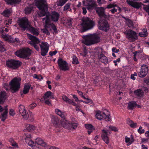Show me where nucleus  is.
<instances>
[{
	"mask_svg": "<svg viewBox=\"0 0 149 149\" xmlns=\"http://www.w3.org/2000/svg\"><path fill=\"white\" fill-rule=\"evenodd\" d=\"M49 26L51 27L52 29L54 31V32L53 33L54 34V33L55 34H57L58 33V31L57 29L56 26L53 23H52Z\"/></svg>",
	"mask_w": 149,
	"mask_h": 149,
	"instance_id": "obj_40",
	"label": "nucleus"
},
{
	"mask_svg": "<svg viewBox=\"0 0 149 149\" xmlns=\"http://www.w3.org/2000/svg\"><path fill=\"white\" fill-rule=\"evenodd\" d=\"M90 35L93 44L98 43L100 41V37L98 34L96 33H94L93 34Z\"/></svg>",
	"mask_w": 149,
	"mask_h": 149,
	"instance_id": "obj_24",
	"label": "nucleus"
},
{
	"mask_svg": "<svg viewBox=\"0 0 149 149\" xmlns=\"http://www.w3.org/2000/svg\"><path fill=\"white\" fill-rule=\"evenodd\" d=\"M11 13V9H8L4 10L2 14L5 17H8L10 16Z\"/></svg>",
	"mask_w": 149,
	"mask_h": 149,
	"instance_id": "obj_32",
	"label": "nucleus"
},
{
	"mask_svg": "<svg viewBox=\"0 0 149 149\" xmlns=\"http://www.w3.org/2000/svg\"><path fill=\"white\" fill-rule=\"evenodd\" d=\"M124 34L128 41L130 42H134L138 38L137 33L131 29L126 30L124 32Z\"/></svg>",
	"mask_w": 149,
	"mask_h": 149,
	"instance_id": "obj_5",
	"label": "nucleus"
},
{
	"mask_svg": "<svg viewBox=\"0 0 149 149\" xmlns=\"http://www.w3.org/2000/svg\"><path fill=\"white\" fill-rule=\"evenodd\" d=\"M37 105L35 103H33L31 104L29 106V108L31 109H33Z\"/></svg>",
	"mask_w": 149,
	"mask_h": 149,
	"instance_id": "obj_55",
	"label": "nucleus"
},
{
	"mask_svg": "<svg viewBox=\"0 0 149 149\" xmlns=\"http://www.w3.org/2000/svg\"><path fill=\"white\" fill-rule=\"evenodd\" d=\"M109 128L110 129L114 132H116L118 130L116 127L114 126L110 125L109 126Z\"/></svg>",
	"mask_w": 149,
	"mask_h": 149,
	"instance_id": "obj_53",
	"label": "nucleus"
},
{
	"mask_svg": "<svg viewBox=\"0 0 149 149\" xmlns=\"http://www.w3.org/2000/svg\"><path fill=\"white\" fill-rule=\"evenodd\" d=\"M13 42H12L11 43H14L16 42V43H19L20 42L19 39L17 38H15V39H14L13 38Z\"/></svg>",
	"mask_w": 149,
	"mask_h": 149,
	"instance_id": "obj_51",
	"label": "nucleus"
},
{
	"mask_svg": "<svg viewBox=\"0 0 149 149\" xmlns=\"http://www.w3.org/2000/svg\"><path fill=\"white\" fill-rule=\"evenodd\" d=\"M61 125L64 128L70 130L75 129L77 126V123L73 122L70 123L69 121L66 120L62 123Z\"/></svg>",
	"mask_w": 149,
	"mask_h": 149,
	"instance_id": "obj_14",
	"label": "nucleus"
},
{
	"mask_svg": "<svg viewBox=\"0 0 149 149\" xmlns=\"http://www.w3.org/2000/svg\"><path fill=\"white\" fill-rule=\"evenodd\" d=\"M26 126V129L29 131H33L34 129V126L32 125H31L29 124H27Z\"/></svg>",
	"mask_w": 149,
	"mask_h": 149,
	"instance_id": "obj_43",
	"label": "nucleus"
},
{
	"mask_svg": "<svg viewBox=\"0 0 149 149\" xmlns=\"http://www.w3.org/2000/svg\"><path fill=\"white\" fill-rule=\"evenodd\" d=\"M82 21L81 24L84 31L92 29L95 25V22L88 17L84 18Z\"/></svg>",
	"mask_w": 149,
	"mask_h": 149,
	"instance_id": "obj_6",
	"label": "nucleus"
},
{
	"mask_svg": "<svg viewBox=\"0 0 149 149\" xmlns=\"http://www.w3.org/2000/svg\"><path fill=\"white\" fill-rule=\"evenodd\" d=\"M55 111L56 114L59 115L61 118L64 119L65 118L64 113L61 111V110L58 109H55Z\"/></svg>",
	"mask_w": 149,
	"mask_h": 149,
	"instance_id": "obj_33",
	"label": "nucleus"
},
{
	"mask_svg": "<svg viewBox=\"0 0 149 149\" xmlns=\"http://www.w3.org/2000/svg\"><path fill=\"white\" fill-rule=\"evenodd\" d=\"M83 43L86 45H90L94 44L91 35H86L85 36L84 40Z\"/></svg>",
	"mask_w": 149,
	"mask_h": 149,
	"instance_id": "obj_21",
	"label": "nucleus"
},
{
	"mask_svg": "<svg viewBox=\"0 0 149 149\" xmlns=\"http://www.w3.org/2000/svg\"><path fill=\"white\" fill-rule=\"evenodd\" d=\"M35 143L36 145L37 144L40 145L43 147H45L47 146V144L41 138H37L36 139Z\"/></svg>",
	"mask_w": 149,
	"mask_h": 149,
	"instance_id": "obj_26",
	"label": "nucleus"
},
{
	"mask_svg": "<svg viewBox=\"0 0 149 149\" xmlns=\"http://www.w3.org/2000/svg\"><path fill=\"white\" fill-rule=\"evenodd\" d=\"M133 121L132 120L130 119L129 118H128L127 120V123L128 125H129L130 126L131 125V124L133 122Z\"/></svg>",
	"mask_w": 149,
	"mask_h": 149,
	"instance_id": "obj_61",
	"label": "nucleus"
},
{
	"mask_svg": "<svg viewBox=\"0 0 149 149\" xmlns=\"http://www.w3.org/2000/svg\"><path fill=\"white\" fill-rule=\"evenodd\" d=\"M57 53V51L56 50H55L53 52H52L51 51H50L49 52V55L51 56H52L53 55H56Z\"/></svg>",
	"mask_w": 149,
	"mask_h": 149,
	"instance_id": "obj_54",
	"label": "nucleus"
},
{
	"mask_svg": "<svg viewBox=\"0 0 149 149\" xmlns=\"http://www.w3.org/2000/svg\"><path fill=\"white\" fill-rule=\"evenodd\" d=\"M22 64L21 61L15 59H8L6 62V65L7 66L13 70L18 69L21 65Z\"/></svg>",
	"mask_w": 149,
	"mask_h": 149,
	"instance_id": "obj_7",
	"label": "nucleus"
},
{
	"mask_svg": "<svg viewBox=\"0 0 149 149\" xmlns=\"http://www.w3.org/2000/svg\"><path fill=\"white\" fill-rule=\"evenodd\" d=\"M45 27V29H43V33L46 34L47 35H49L50 33L48 30L47 29V28H49V27Z\"/></svg>",
	"mask_w": 149,
	"mask_h": 149,
	"instance_id": "obj_48",
	"label": "nucleus"
},
{
	"mask_svg": "<svg viewBox=\"0 0 149 149\" xmlns=\"http://www.w3.org/2000/svg\"><path fill=\"white\" fill-rule=\"evenodd\" d=\"M26 31H29L30 33L34 35L37 36L39 34L38 30L37 28H35L32 26L31 25Z\"/></svg>",
	"mask_w": 149,
	"mask_h": 149,
	"instance_id": "obj_23",
	"label": "nucleus"
},
{
	"mask_svg": "<svg viewBox=\"0 0 149 149\" xmlns=\"http://www.w3.org/2000/svg\"><path fill=\"white\" fill-rule=\"evenodd\" d=\"M108 135V131L104 129H103L101 134V137L102 140L107 144H108L109 143V140Z\"/></svg>",
	"mask_w": 149,
	"mask_h": 149,
	"instance_id": "obj_20",
	"label": "nucleus"
},
{
	"mask_svg": "<svg viewBox=\"0 0 149 149\" xmlns=\"http://www.w3.org/2000/svg\"><path fill=\"white\" fill-rule=\"evenodd\" d=\"M127 3L132 7L137 9H139L141 7V4L140 3L133 1H127Z\"/></svg>",
	"mask_w": 149,
	"mask_h": 149,
	"instance_id": "obj_22",
	"label": "nucleus"
},
{
	"mask_svg": "<svg viewBox=\"0 0 149 149\" xmlns=\"http://www.w3.org/2000/svg\"><path fill=\"white\" fill-rule=\"evenodd\" d=\"M31 86V85L28 83L24 85V89L23 91V93L24 94H25L29 93Z\"/></svg>",
	"mask_w": 149,
	"mask_h": 149,
	"instance_id": "obj_29",
	"label": "nucleus"
},
{
	"mask_svg": "<svg viewBox=\"0 0 149 149\" xmlns=\"http://www.w3.org/2000/svg\"><path fill=\"white\" fill-rule=\"evenodd\" d=\"M144 9L148 13V15L149 16V5L145 7Z\"/></svg>",
	"mask_w": 149,
	"mask_h": 149,
	"instance_id": "obj_57",
	"label": "nucleus"
},
{
	"mask_svg": "<svg viewBox=\"0 0 149 149\" xmlns=\"http://www.w3.org/2000/svg\"><path fill=\"white\" fill-rule=\"evenodd\" d=\"M19 109L20 113L23 118L25 119H28L29 116V114L24 109V107L22 105H20L19 107Z\"/></svg>",
	"mask_w": 149,
	"mask_h": 149,
	"instance_id": "obj_19",
	"label": "nucleus"
},
{
	"mask_svg": "<svg viewBox=\"0 0 149 149\" xmlns=\"http://www.w3.org/2000/svg\"><path fill=\"white\" fill-rule=\"evenodd\" d=\"M67 1L65 0H60L58 2L57 5L58 6H62Z\"/></svg>",
	"mask_w": 149,
	"mask_h": 149,
	"instance_id": "obj_45",
	"label": "nucleus"
},
{
	"mask_svg": "<svg viewBox=\"0 0 149 149\" xmlns=\"http://www.w3.org/2000/svg\"><path fill=\"white\" fill-rule=\"evenodd\" d=\"M80 106H79V105H77V106H76V107H75L76 110L77 111H81L82 112H83L80 109Z\"/></svg>",
	"mask_w": 149,
	"mask_h": 149,
	"instance_id": "obj_63",
	"label": "nucleus"
},
{
	"mask_svg": "<svg viewBox=\"0 0 149 149\" xmlns=\"http://www.w3.org/2000/svg\"><path fill=\"white\" fill-rule=\"evenodd\" d=\"M142 127L141 126H140L138 130V132L140 134H143L145 132V130L144 129H142Z\"/></svg>",
	"mask_w": 149,
	"mask_h": 149,
	"instance_id": "obj_50",
	"label": "nucleus"
},
{
	"mask_svg": "<svg viewBox=\"0 0 149 149\" xmlns=\"http://www.w3.org/2000/svg\"><path fill=\"white\" fill-rule=\"evenodd\" d=\"M72 19H67L66 21H65V26L68 27H70L72 24Z\"/></svg>",
	"mask_w": 149,
	"mask_h": 149,
	"instance_id": "obj_36",
	"label": "nucleus"
},
{
	"mask_svg": "<svg viewBox=\"0 0 149 149\" xmlns=\"http://www.w3.org/2000/svg\"><path fill=\"white\" fill-rule=\"evenodd\" d=\"M25 139L26 143L31 147L33 148V147L36 146V143L32 140L31 139L28 138Z\"/></svg>",
	"mask_w": 149,
	"mask_h": 149,
	"instance_id": "obj_30",
	"label": "nucleus"
},
{
	"mask_svg": "<svg viewBox=\"0 0 149 149\" xmlns=\"http://www.w3.org/2000/svg\"><path fill=\"white\" fill-rule=\"evenodd\" d=\"M21 81V79L19 77H15L10 81V85L12 93H16L19 90Z\"/></svg>",
	"mask_w": 149,
	"mask_h": 149,
	"instance_id": "obj_3",
	"label": "nucleus"
},
{
	"mask_svg": "<svg viewBox=\"0 0 149 149\" xmlns=\"http://www.w3.org/2000/svg\"><path fill=\"white\" fill-rule=\"evenodd\" d=\"M97 13V14L98 13H100L103 10H104V8L102 7H97V6L95 9Z\"/></svg>",
	"mask_w": 149,
	"mask_h": 149,
	"instance_id": "obj_46",
	"label": "nucleus"
},
{
	"mask_svg": "<svg viewBox=\"0 0 149 149\" xmlns=\"http://www.w3.org/2000/svg\"><path fill=\"white\" fill-rule=\"evenodd\" d=\"M83 5L87 6V8L89 10L95 9L97 5L94 0H85L83 1Z\"/></svg>",
	"mask_w": 149,
	"mask_h": 149,
	"instance_id": "obj_12",
	"label": "nucleus"
},
{
	"mask_svg": "<svg viewBox=\"0 0 149 149\" xmlns=\"http://www.w3.org/2000/svg\"><path fill=\"white\" fill-rule=\"evenodd\" d=\"M125 142L126 143H128L127 145L129 146L131 144L132 142L134 141V139L132 138L131 139H130V138L127 137V136L125 137Z\"/></svg>",
	"mask_w": 149,
	"mask_h": 149,
	"instance_id": "obj_37",
	"label": "nucleus"
},
{
	"mask_svg": "<svg viewBox=\"0 0 149 149\" xmlns=\"http://www.w3.org/2000/svg\"><path fill=\"white\" fill-rule=\"evenodd\" d=\"M52 92L50 91H47L46 92L43 96L46 99H47L50 96L52 95Z\"/></svg>",
	"mask_w": 149,
	"mask_h": 149,
	"instance_id": "obj_42",
	"label": "nucleus"
},
{
	"mask_svg": "<svg viewBox=\"0 0 149 149\" xmlns=\"http://www.w3.org/2000/svg\"><path fill=\"white\" fill-rule=\"evenodd\" d=\"M6 49L3 47V45L0 46V52H3L6 51Z\"/></svg>",
	"mask_w": 149,
	"mask_h": 149,
	"instance_id": "obj_60",
	"label": "nucleus"
},
{
	"mask_svg": "<svg viewBox=\"0 0 149 149\" xmlns=\"http://www.w3.org/2000/svg\"><path fill=\"white\" fill-rule=\"evenodd\" d=\"M135 95L138 97L140 98L143 97V92L141 89H137L135 90L134 92Z\"/></svg>",
	"mask_w": 149,
	"mask_h": 149,
	"instance_id": "obj_28",
	"label": "nucleus"
},
{
	"mask_svg": "<svg viewBox=\"0 0 149 149\" xmlns=\"http://www.w3.org/2000/svg\"><path fill=\"white\" fill-rule=\"evenodd\" d=\"M97 14L99 16L100 19H109L110 17L109 15H107L105 14L104 10L102 11L101 12L98 13Z\"/></svg>",
	"mask_w": 149,
	"mask_h": 149,
	"instance_id": "obj_25",
	"label": "nucleus"
},
{
	"mask_svg": "<svg viewBox=\"0 0 149 149\" xmlns=\"http://www.w3.org/2000/svg\"><path fill=\"white\" fill-rule=\"evenodd\" d=\"M8 4H16L20 2L21 0H4Z\"/></svg>",
	"mask_w": 149,
	"mask_h": 149,
	"instance_id": "obj_35",
	"label": "nucleus"
},
{
	"mask_svg": "<svg viewBox=\"0 0 149 149\" xmlns=\"http://www.w3.org/2000/svg\"><path fill=\"white\" fill-rule=\"evenodd\" d=\"M6 94L5 91L0 92V104H3L4 102V99L6 96Z\"/></svg>",
	"mask_w": 149,
	"mask_h": 149,
	"instance_id": "obj_31",
	"label": "nucleus"
},
{
	"mask_svg": "<svg viewBox=\"0 0 149 149\" xmlns=\"http://www.w3.org/2000/svg\"><path fill=\"white\" fill-rule=\"evenodd\" d=\"M137 125V124L133 122L130 126L132 128H134L136 127Z\"/></svg>",
	"mask_w": 149,
	"mask_h": 149,
	"instance_id": "obj_59",
	"label": "nucleus"
},
{
	"mask_svg": "<svg viewBox=\"0 0 149 149\" xmlns=\"http://www.w3.org/2000/svg\"><path fill=\"white\" fill-rule=\"evenodd\" d=\"M97 54L98 55L100 61L105 65H107L110 62V61H109V60H110V58H109L108 59L102 52H97Z\"/></svg>",
	"mask_w": 149,
	"mask_h": 149,
	"instance_id": "obj_15",
	"label": "nucleus"
},
{
	"mask_svg": "<svg viewBox=\"0 0 149 149\" xmlns=\"http://www.w3.org/2000/svg\"><path fill=\"white\" fill-rule=\"evenodd\" d=\"M96 113L95 115V117L97 119L101 120L102 119H107V121H110L111 120L110 115L109 114H107L105 113L104 112H101L98 110L96 112Z\"/></svg>",
	"mask_w": 149,
	"mask_h": 149,
	"instance_id": "obj_11",
	"label": "nucleus"
},
{
	"mask_svg": "<svg viewBox=\"0 0 149 149\" xmlns=\"http://www.w3.org/2000/svg\"><path fill=\"white\" fill-rule=\"evenodd\" d=\"M49 15L51 21L55 22H56L58 21L60 16V14L58 12L53 11Z\"/></svg>",
	"mask_w": 149,
	"mask_h": 149,
	"instance_id": "obj_18",
	"label": "nucleus"
},
{
	"mask_svg": "<svg viewBox=\"0 0 149 149\" xmlns=\"http://www.w3.org/2000/svg\"><path fill=\"white\" fill-rule=\"evenodd\" d=\"M31 54V50L29 48H22L16 51L15 55L18 57L26 59H29Z\"/></svg>",
	"mask_w": 149,
	"mask_h": 149,
	"instance_id": "obj_2",
	"label": "nucleus"
},
{
	"mask_svg": "<svg viewBox=\"0 0 149 149\" xmlns=\"http://www.w3.org/2000/svg\"><path fill=\"white\" fill-rule=\"evenodd\" d=\"M32 10V8L31 7H26V8H25L24 9V11L25 14L27 15L30 14Z\"/></svg>",
	"mask_w": 149,
	"mask_h": 149,
	"instance_id": "obj_41",
	"label": "nucleus"
},
{
	"mask_svg": "<svg viewBox=\"0 0 149 149\" xmlns=\"http://www.w3.org/2000/svg\"><path fill=\"white\" fill-rule=\"evenodd\" d=\"M27 35L31 41L30 44L34 47L36 51H39L40 50L39 45H40V40L31 34L28 33Z\"/></svg>",
	"mask_w": 149,
	"mask_h": 149,
	"instance_id": "obj_8",
	"label": "nucleus"
},
{
	"mask_svg": "<svg viewBox=\"0 0 149 149\" xmlns=\"http://www.w3.org/2000/svg\"><path fill=\"white\" fill-rule=\"evenodd\" d=\"M1 36L4 40L6 41H7L10 43H11L12 42H13V37L11 36H9L6 34L2 33L1 34Z\"/></svg>",
	"mask_w": 149,
	"mask_h": 149,
	"instance_id": "obj_27",
	"label": "nucleus"
},
{
	"mask_svg": "<svg viewBox=\"0 0 149 149\" xmlns=\"http://www.w3.org/2000/svg\"><path fill=\"white\" fill-rule=\"evenodd\" d=\"M116 5L112 4H110L107 6V8H113L116 7Z\"/></svg>",
	"mask_w": 149,
	"mask_h": 149,
	"instance_id": "obj_64",
	"label": "nucleus"
},
{
	"mask_svg": "<svg viewBox=\"0 0 149 149\" xmlns=\"http://www.w3.org/2000/svg\"><path fill=\"white\" fill-rule=\"evenodd\" d=\"M69 98L66 95H63L62 97V99L65 102H67L68 99Z\"/></svg>",
	"mask_w": 149,
	"mask_h": 149,
	"instance_id": "obj_62",
	"label": "nucleus"
},
{
	"mask_svg": "<svg viewBox=\"0 0 149 149\" xmlns=\"http://www.w3.org/2000/svg\"><path fill=\"white\" fill-rule=\"evenodd\" d=\"M109 19H101L98 21L99 28L100 29L105 32L108 31L109 29V25L107 21Z\"/></svg>",
	"mask_w": 149,
	"mask_h": 149,
	"instance_id": "obj_9",
	"label": "nucleus"
},
{
	"mask_svg": "<svg viewBox=\"0 0 149 149\" xmlns=\"http://www.w3.org/2000/svg\"><path fill=\"white\" fill-rule=\"evenodd\" d=\"M9 113L10 116H13L15 114V113L13 109H10V110Z\"/></svg>",
	"mask_w": 149,
	"mask_h": 149,
	"instance_id": "obj_58",
	"label": "nucleus"
},
{
	"mask_svg": "<svg viewBox=\"0 0 149 149\" xmlns=\"http://www.w3.org/2000/svg\"><path fill=\"white\" fill-rule=\"evenodd\" d=\"M141 108V106L138 104L136 101H131L127 103V109L129 110H132L134 109Z\"/></svg>",
	"mask_w": 149,
	"mask_h": 149,
	"instance_id": "obj_17",
	"label": "nucleus"
},
{
	"mask_svg": "<svg viewBox=\"0 0 149 149\" xmlns=\"http://www.w3.org/2000/svg\"><path fill=\"white\" fill-rule=\"evenodd\" d=\"M8 31V29H7V28H6L5 27H3L1 31V34H2V33L5 34L4 33V31L7 32Z\"/></svg>",
	"mask_w": 149,
	"mask_h": 149,
	"instance_id": "obj_56",
	"label": "nucleus"
},
{
	"mask_svg": "<svg viewBox=\"0 0 149 149\" xmlns=\"http://www.w3.org/2000/svg\"><path fill=\"white\" fill-rule=\"evenodd\" d=\"M127 22V25L129 27L131 28H133L134 27V24L133 22L131 19H128Z\"/></svg>",
	"mask_w": 149,
	"mask_h": 149,
	"instance_id": "obj_44",
	"label": "nucleus"
},
{
	"mask_svg": "<svg viewBox=\"0 0 149 149\" xmlns=\"http://www.w3.org/2000/svg\"><path fill=\"white\" fill-rule=\"evenodd\" d=\"M148 69L147 65H143L141 67V70L138 73L139 77L143 78L145 77L148 72Z\"/></svg>",
	"mask_w": 149,
	"mask_h": 149,
	"instance_id": "obj_16",
	"label": "nucleus"
},
{
	"mask_svg": "<svg viewBox=\"0 0 149 149\" xmlns=\"http://www.w3.org/2000/svg\"><path fill=\"white\" fill-rule=\"evenodd\" d=\"M37 8L39 9V11L38 12V14L39 17H42L46 16L45 17L42 18L43 21L45 20V27H49L51 23L50 16L49 13H47L48 6L45 0H38L36 3Z\"/></svg>",
	"mask_w": 149,
	"mask_h": 149,
	"instance_id": "obj_1",
	"label": "nucleus"
},
{
	"mask_svg": "<svg viewBox=\"0 0 149 149\" xmlns=\"http://www.w3.org/2000/svg\"><path fill=\"white\" fill-rule=\"evenodd\" d=\"M59 68L61 70L64 71H68L70 69V67L67 62L61 58L59 57L57 61Z\"/></svg>",
	"mask_w": 149,
	"mask_h": 149,
	"instance_id": "obj_10",
	"label": "nucleus"
},
{
	"mask_svg": "<svg viewBox=\"0 0 149 149\" xmlns=\"http://www.w3.org/2000/svg\"><path fill=\"white\" fill-rule=\"evenodd\" d=\"M44 103L45 104L49 106H50L52 105L51 101H50V100L48 99H46L44 101Z\"/></svg>",
	"mask_w": 149,
	"mask_h": 149,
	"instance_id": "obj_52",
	"label": "nucleus"
},
{
	"mask_svg": "<svg viewBox=\"0 0 149 149\" xmlns=\"http://www.w3.org/2000/svg\"><path fill=\"white\" fill-rule=\"evenodd\" d=\"M52 121L54 125H57L60 122L58 118L56 117H53L52 119Z\"/></svg>",
	"mask_w": 149,
	"mask_h": 149,
	"instance_id": "obj_39",
	"label": "nucleus"
},
{
	"mask_svg": "<svg viewBox=\"0 0 149 149\" xmlns=\"http://www.w3.org/2000/svg\"><path fill=\"white\" fill-rule=\"evenodd\" d=\"M72 63L75 65L79 64V63L78 61L77 58L74 55H73L72 56Z\"/></svg>",
	"mask_w": 149,
	"mask_h": 149,
	"instance_id": "obj_38",
	"label": "nucleus"
},
{
	"mask_svg": "<svg viewBox=\"0 0 149 149\" xmlns=\"http://www.w3.org/2000/svg\"><path fill=\"white\" fill-rule=\"evenodd\" d=\"M85 127L88 130L94 129L93 126L91 124L85 125Z\"/></svg>",
	"mask_w": 149,
	"mask_h": 149,
	"instance_id": "obj_47",
	"label": "nucleus"
},
{
	"mask_svg": "<svg viewBox=\"0 0 149 149\" xmlns=\"http://www.w3.org/2000/svg\"><path fill=\"white\" fill-rule=\"evenodd\" d=\"M8 113V111L7 109H5V111L3 113L1 114L2 117H7Z\"/></svg>",
	"mask_w": 149,
	"mask_h": 149,
	"instance_id": "obj_49",
	"label": "nucleus"
},
{
	"mask_svg": "<svg viewBox=\"0 0 149 149\" xmlns=\"http://www.w3.org/2000/svg\"><path fill=\"white\" fill-rule=\"evenodd\" d=\"M17 22L20 30L22 31L27 30L30 25L28 19L26 17L18 18Z\"/></svg>",
	"mask_w": 149,
	"mask_h": 149,
	"instance_id": "obj_4",
	"label": "nucleus"
},
{
	"mask_svg": "<svg viewBox=\"0 0 149 149\" xmlns=\"http://www.w3.org/2000/svg\"><path fill=\"white\" fill-rule=\"evenodd\" d=\"M71 4V3H66L64 7L63 10L64 11H69L70 12H71L72 9L70 8Z\"/></svg>",
	"mask_w": 149,
	"mask_h": 149,
	"instance_id": "obj_34",
	"label": "nucleus"
},
{
	"mask_svg": "<svg viewBox=\"0 0 149 149\" xmlns=\"http://www.w3.org/2000/svg\"><path fill=\"white\" fill-rule=\"evenodd\" d=\"M39 45L40 47L41 55L42 56H45L47 55L49 49L48 44L47 42H42L41 44Z\"/></svg>",
	"mask_w": 149,
	"mask_h": 149,
	"instance_id": "obj_13",
	"label": "nucleus"
}]
</instances>
